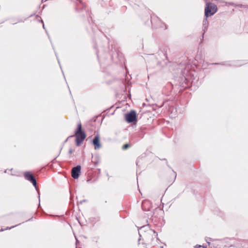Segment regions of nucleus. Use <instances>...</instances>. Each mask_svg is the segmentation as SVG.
I'll return each mask as SVG.
<instances>
[{
	"label": "nucleus",
	"mask_w": 248,
	"mask_h": 248,
	"mask_svg": "<svg viewBox=\"0 0 248 248\" xmlns=\"http://www.w3.org/2000/svg\"><path fill=\"white\" fill-rule=\"evenodd\" d=\"M75 136L76 137V144L77 146H79L86 138L85 133L82 130L81 123L78 124V128L75 132Z\"/></svg>",
	"instance_id": "obj_1"
},
{
	"label": "nucleus",
	"mask_w": 248,
	"mask_h": 248,
	"mask_svg": "<svg viewBox=\"0 0 248 248\" xmlns=\"http://www.w3.org/2000/svg\"><path fill=\"white\" fill-rule=\"evenodd\" d=\"M217 6L212 3H207L205 8V16L207 17L213 15L217 11Z\"/></svg>",
	"instance_id": "obj_2"
},
{
	"label": "nucleus",
	"mask_w": 248,
	"mask_h": 248,
	"mask_svg": "<svg viewBox=\"0 0 248 248\" xmlns=\"http://www.w3.org/2000/svg\"><path fill=\"white\" fill-rule=\"evenodd\" d=\"M24 177L26 180L30 181L32 184V185L35 187V188L37 189L36 181L34 176H33V175L30 172H25Z\"/></svg>",
	"instance_id": "obj_3"
},
{
	"label": "nucleus",
	"mask_w": 248,
	"mask_h": 248,
	"mask_svg": "<svg viewBox=\"0 0 248 248\" xmlns=\"http://www.w3.org/2000/svg\"><path fill=\"white\" fill-rule=\"evenodd\" d=\"M125 119L128 123H132L136 120V113L134 111H131L130 113L125 115Z\"/></svg>",
	"instance_id": "obj_4"
},
{
	"label": "nucleus",
	"mask_w": 248,
	"mask_h": 248,
	"mask_svg": "<svg viewBox=\"0 0 248 248\" xmlns=\"http://www.w3.org/2000/svg\"><path fill=\"white\" fill-rule=\"evenodd\" d=\"M81 167L77 166L72 169V176L74 179H78L80 172Z\"/></svg>",
	"instance_id": "obj_5"
},
{
	"label": "nucleus",
	"mask_w": 248,
	"mask_h": 248,
	"mask_svg": "<svg viewBox=\"0 0 248 248\" xmlns=\"http://www.w3.org/2000/svg\"><path fill=\"white\" fill-rule=\"evenodd\" d=\"M93 143L94 146V149L95 150L98 149L101 147V145L100 143L99 136L98 135L95 136L93 140Z\"/></svg>",
	"instance_id": "obj_6"
},
{
	"label": "nucleus",
	"mask_w": 248,
	"mask_h": 248,
	"mask_svg": "<svg viewBox=\"0 0 248 248\" xmlns=\"http://www.w3.org/2000/svg\"><path fill=\"white\" fill-rule=\"evenodd\" d=\"M151 203L148 201H144L142 203V208L143 210L148 211L151 208Z\"/></svg>",
	"instance_id": "obj_7"
},
{
	"label": "nucleus",
	"mask_w": 248,
	"mask_h": 248,
	"mask_svg": "<svg viewBox=\"0 0 248 248\" xmlns=\"http://www.w3.org/2000/svg\"><path fill=\"white\" fill-rule=\"evenodd\" d=\"M150 231L151 233H153L152 237L154 238H156V239H158V238L157 237V233L154 230H150Z\"/></svg>",
	"instance_id": "obj_8"
},
{
	"label": "nucleus",
	"mask_w": 248,
	"mask_h": 248,
	"mask_svg": "<svg viewBox=\"0 0 248 248\" xmlns=\"http://www.w3.org/2000/svg\"><path fill=\"white\" fill-rule=\"evenodd\" d=\"M130 146L129 144H124L123 146V150H125L126 149H127L128 147H129Z\"/></svg>",
	"instance_id": "obj_9"
},
{
	"label": "nucleus",
	"mask_w": 248,
	"mask_h": 248,
	"mask_svg": "<svg viewBox=\"0 0 248 248\" xmlns=\"http://www.w3.org/2000/svg\"><path fill=\"white\" fill-rule=\"evenodd\" d=\"M202 247V246H201V245H197V246H195V248H200V247Z\"/></svg>",
	"instance_id": "obj_10"
}]
</instances>
